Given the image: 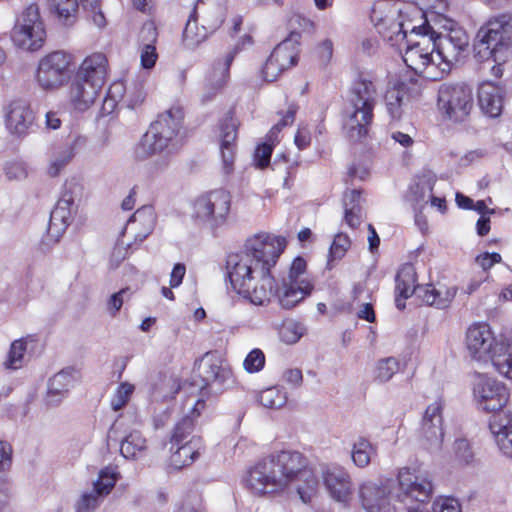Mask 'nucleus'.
I'll use <instances>...</instances> for the list:
<instances>
[{
	"instance_id": "obj_1",
	"label": "nucleus",
	"mask_w": 512,
	"mask_h": 512,
	"mask_svg": "<svg viewBox=\"0 0 512 512\" xmlns=\"http://www.w3.org/2000/svg\"><path fill=\"white\" fill-rule=\"evenodd\" d=\"M287 246L283 237L267 233L246 240L244 249L226 257V278L239 295L255 305H265L276 295L280 305L291 309L308 297L314 283L307 273V261L297 256L291 262L281 286L275 289L272 269Z\"/></svg>"
},
{
	"instance_id": "obj_2",
	"label": "nucleus",
	"mask_w": 512,
	"mask_h": 512,
	"mask_svg": "<svg viewBox=\"0 0 512 512\" xmlns=\"http://www.w3.org/2000/svg\"><path fill=\"white\" fill-rule=\"evenodd\" d=\"M306 457L292 450L271 453L259 460L248 472L247 488L255 495L278 493L290 484L304 480L306 486H297V493L303 503H309L316 489L317 480L307 470Z\"/></svg>"
},
{
	"instance_id": "obj_3",
	"label": "nucleus",
	"mask_w": 512,
	"mask_h": 512,
	"mask_svg": "<svg viewBox=\"0 0 512 512\" xmlns=\"http://www.w3.org/2000/svg\"><path fill=\"white\" fill-rule=\"evenodd\" d=\"M432 492L430 480L420 478L404 467L399 470L396 480L381 484L363 483L359 487V499L366 512H429L426 502Z\"/></svg>"
},
{
	"instance_id": "obj_4",
	"label": "nucleus",
	"mask_w": 512,
	"mask_h": 512,
	"mask_svg": "<svg viewBox=\"0 0 512 512\" xmlns=\"http://www.w3.org/2000/svg\"><path fill=\"white\" fill-rule=\"evenodd\" d=\"M377 94V77L371 72H359L348 90L343 109L344 127L351 141L361 142L369 136Z\"/></svg>"
},
{
	"instance_id": "obj_5",
	"label": "nucleus",
	"mask_w": 512,
	"mask_h": 512,
	"mask_svg": "<svg viewBox=\"0 0 512 512\" xmlns=\"http://www.w3.org/2000/svg\"><path fill=\"white\" fill-rule=\"evenodd\" d=\"M184 117V109L180 105H173L160 113L137 144L136 156L145 159L163 151L170 145L182 144L181 130Z\"/></svg>"
},
{
	"instance_id": "obj_6",
	"label": "nucleus",
	"mask_w": 512,
	"mask_h": 512,
	"mask_svg": "<svg viewBox=\"0 0 512 512\" xmlns=\"http://www.w3.org/2000/svg\"><path fill=\"white\" fill-rule=\"evenodd\" d=\"M421 23L411 26L410 32L418 36V39L409 43L402 55L406 66L422 78L439 81V77H432L429 73L437 71L435 57L434 30L429 24L426 15L419 10Z\"/></svg>"
},
{
	"instance_id": "obj_7",
	"label": "nucleus",
	"mask_w": 512,
	"mask_h": 512,
	"mask_svg": "<svg viewBox=\"0 0 512 512\" xmlns=\"http://www.w3.org/2000/svg\"><path fill=\"white\" fill-rule=\"evenodd\" d=\"M192 380L203 395L220 394L234 384L232 369L216 350L195 360Z\"/></svg>"
},
{
	"instance_id": "obj_8",
	"label": "nucleus",
	"mask_w": 512,
	"mask_h": 512,
	"mask_svg": "<svg viewBox=\"0 0 512 512\" xmlns=\"http://www.w3.org/2000/svg\"><path fill=\"white\" fill-rule=\"evenodd\" d=\"M74 70V55L65 50H55L39 59L34 80L41 90L54 92L69 84Z\"/></svg>"
},
{
	"instance_id": "obj_9",
	"label": "nucleus",
	"mask_w": 512,
	"mask_h": 512,
	"mask_svg": "<svg viewBox=\"0 0 512 512\" xmlns=\"http://www.w3.org/2000/svg\"><path fill=\"white\" fill-rule=\"evenodd\" d=\"M192 219L212 229L223 226L231 211V195L225 189H214L200 194L191 203Z\"/></svg>"
},
{
	"instance_id": "obj_10",
	"label": "nucleus",
	"mask_w": 512,
	"mask_h": 512,
	"mask_svg": "<svg viewBox=\"0 0 512 512\" xmlns=\"http://www.w3.org/2000/svg\"><path fill=\"white\" fill-rule=\"evenodd\" d=\"M477 37L481 44L486 45L495 62H504L505 59L498 54L512 53V13L505 12L490 17L478 30Z\"/></svg>"
},
{
	"instance_id": "obj_11",
	"label": "nucleus",
	"mask_w": 512,
	"mask_h": 512,
	"mask_svg": "<svg viewBox=\"0 0 512 512\" xmlns=\"http://www.w3.org/2000/svg\"><path fill=\"white\" fill-rule=\"evenodd\" d=\"M434 42L437 71L429 73V75L442 80L449 74L453 64L459 60L462 52L467 48L468 36L460 28H451L446 34H437L434 31Z\"/></svg>"
},
{
	"instance_id": "obj_12",
	"label": "nucleus",
	"mask_w": 512,
	"mask_h": 512,
	"mask_svg": "<svg viewBox=\"0 0 512 512\" xmlns=\"http://www.w3.org/2000/svg\"><path fill=\"white\" fill-rule=\"evenodd\" d=\"M472 89L465 83H444L439 87L437 105L442 115L454 122L463 121L473 108Z\"/></svg>"
},
{
	"instance_id": "obj_13",
	"label": "nucleus",
	"mask_w": 512,
	"mask_h": 512,
	"mask_svg": "<svg viewBox=\"0 0 512 512\" xmlns=\"http://www.w3.org/2000/svg\"><path fill=\"white\" fill-rule=\"evenodd\" d=\"M13 43L28 51H37L44 45L46 31L38 8L30 5L24 9L11 31Z\"/></svg>"
},
{
	"instance_id": "obj_14",
	"label": "nucleus",
	"mask_w": 512,
	"mask_h": 512,
	"mask_svg": "<svg viewBox=\"0 0 512 512\" xmlns=\"http://www.w3.org/2000/svg\"><path fill=\"white\" fill-rule=\"evenodd\" d=\"M299 52V35L293 32L275 46L265 61L261 70L263 80L277 81L285 71L297 65Z\"/></svg>"
},
{
	"instance_id": "obj_15",
	"label": "nucleus",
	"mask_w": 512,
	"mask_h": 512,
	"mask_svg": "<svg viewBox=\"0 0 512 512\" xmlns=\"http://www.w3.org/2000/svg\"><path fill=\"white\" fill-rule=\"evenodd\" d=\"M473 395L479 409L492 413V416L506 415L503 408L508 402L509 392L503 383L486 375L477 374L473 382Z\"/></svg>"
},
{
	"instance_id": "obj_16",
	"label": "nucleus",
	"mask_w": 512,
	"mask_h": 512,
	"mask_svg": "<svg viewBox=\"0 0 512 512\" xmlns=\"http://www.w3.org/2000/svg\"><path fill=\"white\" fill-rule=\"evenodd\" d=\"M370 17L378 34L393 46L403 41L411 28L406 21H400L398 12L386 3L375 4Z\"/></svg>"
},
{
	"instance_id": "obj_17",
	"label": "nucleus",
	"mask_w": 512,
	"mask_h": 512,
	"mask_svg": "<svg viewBox=\"0 0 512 512\" xmlns=\"http://www.w3.org/2000/svg\"><path fill=\"white\" fill-rule=\"evenodd\" d=\"M239 127L235 108H230L218 122L219 148L226 174L234 168Z\"/></svg>"
},
{
	"instance_id": "obj_18",
	"label": "nucleus",
	"mask_w": 512,
	"mask_h": 512,
	"mask_svg": "<svg viewBox=\"0 0 512 512\" xmlns=\"http://www.w3.org/2000/svg\"><path fill=\"white\" fill-rule=\"evenodd\" d=\"M442 405L439 402L430 404L422 420L423 446L430 452L441 450L444 432L442 428Z\"/></svg>"
},
{
	"instance_id": "obj_19",
	"label": "nucleus",
	"mask_w": 512,
	"mask_h": 512,
	"mask_svg": "<svg viewBox=\"0 0 512 512\" xmlns=\"http://www.w3.org/2000/svg\"><path fill=\"white\" fill-rule=\"evenodd\" d=\"M4 121L8 132L21 138L26 136L34 125L35 114L28 103L15 100L8 105Z\"/></svg>"
},
{
	"instance_id": "obj_20",
	"label": "nucleus",
	"mask_w": 512,
	"mask_h": 512,
	"mask_svg": "<svg viewBox=\"0 0 512 512\" xmlns=\"http://www.w3.org/2000/svg\"><path fill=\"white\" fill-rule=\"evenodd\" d=\"M101 90L102 87L74 75L67 92L68 102L74 110L84 112L94 104Z\"/></svg>"
},
{
	"instance_id": "obj_21",
	"label": "nucleus",
	"mask_w": 512,
	"mask_h": 512,
	"mask_svg": "<svg viewBox=\"0 0 512 512\" xmlns=\"http://www.w3.org/2000/svg\"><path fill=\"white\" fill-rule=\"evenodd\" d=\"M108 59L102 52H94L86 56L75 74L80 79L103 87L108 73Z\"/></svg>"
},
{
	"instance_id": "obj_22",
	"label": "nucleus",
	"mask_w": 512,
	"mask_h": 512,
	"mask_svg": "<svg viewBox=\"0 0 512 512\" xmlns=\"http://www.w3.org/2000/svg\"><path fill=\"white\" fill-rule=\"evenodd\" d=\"M504 89L502 86L491 82L483 81L477 90V101L481 111L496 118L501 115L503 109Z\"/></svg>"
},
{
	"instance_id": "obj_23",
	"label": "nucleus",
	"mask_w": 512,
	"mask_h": 512,
	"mask_svg": "<svg viewBox=\"0 0 512 512\" xmlns=\"http://www.w3.org/2000/svg\"><path fill=\"white\" fill-rule=\"evenodd\" d=\"M158 29L153 22H146L141 27L138 35V50L140 53V64L144 69H152L157 60Z\"/></svg>"
},
{
	"instance_id": "obj_24",
	"label": "nucleus",
	"mask_w": 512,
	"mask_h": 512,
	"mask_svg": "<svg viewBox=\"0 0 512 512\" xmlns=\"http://www.w3.org/2000/svg\"><path fill=\"white\" fill-rule=\"evenodd\" d=\"M416 269L411 263L400 266L395 277V305L399 310L405 308V301L410 298L419 287L417 285Z\"/></svg>"
},
{
	"instance_id": "obj_25",
	"label": "nucleus",
	"mask_w": 512,
	"mask_h": 512,
	"mask_svg": "<svg viewBox=\"0 0 512 512\" xmlns=\"http://www.w3.org/2000/svg\"><path fill=\"white\" fill-rule=\"evenodd\" d=\"M78 371L74 367H66L49 379L46 402L49 406H57L67 395L76 381Z\"/></svg>"
},
{
	"instance_id": "obj_26",
	"label": "nucleus",
	"mask_w": 512,
	"mask_h": 512,
	"mask_svg": "<svg viewBox=\"0 0 512 512\" xmlns=\"http://www.w3.org/2000/svg\"><path fill=\"white\" fill-rule=\"evenodd\" d=\"M324 484L330 495L339 502H348L351 495V481L348 473L340 467L329 469L324 474Z\"/></svg>"
},
{
	"instance_id": "obj_27",
	"label": "nucleus",
	"mask_w": 512,
	"mask_h": 512,
	"mask_svg": "<svg viewBox=\"0 0 512 512\" xmlns=\"http://www.w3.org/2000/svg\"><path fill=\"white\" fill-rule=\"evenodd\" d=\"M457 291L456 286H439L436 288L433 284H426L419 287V298L428 306L446 309L453 302Z\"/></svg>"
},
{
	"instance_id": "obj_28",
	"label": "nucleus",
	"mask_w": 512,
	"mask_h": 512,
	"mask_svg": "<svg viewBox=\"0 0 512 512\" xmlns=\"http://www.w3.org/2000/svg\"><path fill=\"white\" fill-rule=\"evenodd\" d=\"M108 441L120 442V453L126 459H135L137 454L146 449V439L138 430H133L121 439L117 436V425L114 422L107 434Z\"/></svg>"
},
{
	"instance_id": "obj_29",
	"label": "nucleus",
	"mask_w": 512,
	"mask_h": 512,
	"mask_svg": "<svg viewBox=\"0 0 512 512\" xmlns=\"http://www.w3.org/2000/svg\"><path fill=\"white\" fill-rule=\"evenodd\" d=\"M348 310L359 320H376L372 294L369 289L361 284L354 286Z\"/></svg>"
},
{
	"instance_id": "obj_30",
	"label": "nucleus",
	"mask_w": 512,
	"mask_h": 512,
	"mask_svg": "<svg viewBox=\"0 0 512 512\" xmlns=\"http://www.w3.org/2000/svg\"><path fill=\"white\" fill-rule=\"evenodd\" d=\"M489 429L495 435L501 452L512 458V417L510 415H494L490 417Z\"/></svg>"
},
{
	"instance_id": "obj_31",
	"label": "nucleus",
	"mask_w": 512,
	"mask_h": 512,
	"mask_svg": "<svg viewBox=\"0 0 512 512\" xmlns=\"http://www.w3.org/2000/svg\"><path fill=\"white\" fill-rule=\"evenodd\" d=\"M155 224L156 214L153 206L144 205L131 216L127 228L134 232L136 239L143 241L152 233Z\"/></svg>"
},
{
	"instance_id": "obj_32",
	"label": "nucleus",
	"mask_w": 512,
	"mask_h": 512,
	"mask_svg": "<svg viewBox=\"0 0 512 512\" xmlns=\"http://www.w3.org/2000/svg\"><path fill=\"white\" fill-rule=\"evenodd\" d=\"M240 51L238 46L231 49L223 58L217 59L209 75V85L214 92L224 88L230 80V67Z\"/></svg>"
},
{
	"instance_id": "obj_33",
	"label": "nucleus",
	"mask_w": 512,
	"mask_h": 512,
	"mask_svg": "<svg viewBox=\"0 0 512 512\" xmlns=\"http://www.w3.org/2000/svg\"><path fill=\"white\" fill-rule=\"evenodd\" d=\"M47 11L64 25H72L79 11L78 0H45Z\"/></svg>"
},
{
	"instance_id": "obj_34",
	"label": "nucleus",
	"mask_w": 512,
	"mask_h": 512,
	"mask_svg": "<svg viewBox=\"0 0 512 512\" xmlns=\"http://www.w3.org/2000/svg\"><path fill=\"white\" fill-rule=\"evenodd\" d=\"M298 109L299 107L297 104L291 103L284 114L280 113L281 119L270 128L265 135L263 142L268 143L275 148L280 142L281 131L285 127L293 125L295 122Z\"/></svg>"
},
{
	"instance_id": "obj_35",
	"label": "nucleus",
	"mask_w": 512,
	"mask_h": 512,
	"mask_svg": "<svg viewBox=\"0 0 512 512\" xmlns=\"http://www.w3.org/2000/svg\"><path fill=\"white\" fill-rule=\"evenodd\" d=\"M384 102L386 110L393 120L401 119L403 107L409 103L396 85L386 90Z\"/></svg>"
},
{
	"instance_id": "obj_36",
	"label": "nucleus",
	"mask_w": 512,
	"mask_h": 512,
	"mask_svg": "<svg viewBox=\"0 0 512 512\" xmlns=\"http://www.w3.org/2000/svg\"><path fill=\"white\" fill-rule=\"evenodd\" d=\"M275 329L280 341L288 345L297 343L307 332L303 322H280Z\"/></svg>"
},
{
	"instance_id": "obj_37",
	"label": "nucleus",
	"mask_w": 512,
	"mask_h": 512,
	"mask_svg": "<svg viewBox=\"0 0 512 512\" xmlns=\"http://www.w3.org/2000/svg\"><path fill=\"white\" fill-rule=\"evenodd\" d=\"M373 454H376V448L367 438L359 437L353 444L351 457L357 467L368 466Z\"/></svg>"
},
{
	"instance_id": "obj_38",
	"label": "nucleus",
	"mask_w": 512,
	"mask_h": 512,
	"mask_svg": "<svg viewBox=\"0 0 512 512\" xmlns=\"http://www.w3.org/2000/svg\"><path fill=\"white\" fill-rule=\"evenodd\" d=\"M200 453L192 446V441L180 445L170 457V464L175 469L179 470L183 467L191 465Z\"/></svg>"
},
{
	"instance_id": "obj_39",
	"label": "nucleus",
	"mask_w": 512,
	"mask_h": 512,
	"mask_svg": "<svg viewBox=\"0 0 512 512\" xmlns=\"http://www.w3.org/2000/svg\"><path fill=\"white\" fill-rule=\"evenodd\" d=\"M258 401L266 408L279 409L286 404L287 394L284 391V388L272 386L259 393Z\"/></svg>"
},
{
	"instance_id": "obj_40",
	"label": "nucleus",
	"mask_w": 512,
	"mask_h": 512,
	"mask_svg": "<svg viewBox=\"0 0 512 512\" xmlns=\"http://www.w3.org/2000/svg\"><path fill=\"white\" fill-rule=\"evenodd\" d=\"M119 479V473L114 468L107 466L100 470L97 480L93 483L94 491L98 495L107 496L115 487Z\"/></svg>"
},
{
	"instance_id": "obj_41",
	"label": "nucleus",
	"mask_w": 512,
	"mask_h": 512,
	"mask_svg": "<svg viewBox=\"0 0 512 512\" xmlns=\"http://www.w3.org/2000/svg\"><path fill=\"white\" fill-rule=\"evenodd\" d=\"M197 7L194 6L189 18L186 22L185 28L183 30L182 34V41L183 44L188 48H193L200 43H202L206 38V33H199L196 32L195 29H197Z\"/></svg>"
},
{
	"instance_id": "obj_42",
	"label": "nucleus",
	"mask_w": 512,
	"mask_h": 512,
	"mask_svg": "<svg viewBox=\"0 0 512 512\" xmlns=\"http://www.w3.org/2000/svg\"><path fill=\"white\" fill-rule=\"evenodd\" d=\"M395 85L409 103L419 100L422 96L424 84L418 77L400 80Z\"/></svg>"
},
{
	"instance_id": "obj_43",
	"label": "nucleus",
	"mask_w": 512,
	"mask_h": 512,
	"mask_svg": "<svg viewBox=\"0 0 512 512\" xmlns=\"http://www.w3.org/2000/svg\"><path fill=\"white\" fill-rule=\"evenodd\" d=\"M399 370V362L395 357L380 359L375 370V380L380 383L388 382Z\"/></svg>"
},
{
	"instance_id": "obj_44",
	"label": "nucleus",
	"mask_w": 512,
	"mask_h": 512,
	"mask_svg": "<svg viewBox=\"0 0 512 512\" xmlns=\"http://www.w3.org/2000/svg\"><path fill=\"white\" fill-rule=\"evenodd\" d=\"M26 351V342L24 339H18L11 343L10 349L7 355V359L4 362L6 369H18L22 366L24 352Z\"/></svg>"
},
{
	"instance_id": "obj_45",
	"label": "nucleus",
	"mask_w": 512,
	"mask_h": 512,
	"mask_svg": "<svg viewBox=\"0 0 512 512\" xmlns=\"http://www.w3.org/2000/svg\"><path fill=\"white\" fill-rule=\"evenodd\" d=\"M195 421L192 416L186 415L179 420L173 430L171 442L180 445L194 430Z\"/></svg>"
},
{
	"instance_id": "obj_46",
	"label": "nucleus",
	"mask_w": 512,
	"mask_h": 512,
	"mask_svg": "<svg viewBox=\"0 0 512 512\" xmlns=\"http://www.w3.org/2000/svg\"><path fill=\"white\" fill-rule=\"evenodd\" d=\"M290 32L288 35H291L293 32L299 35V43L301 42V34L302 33H312L315 30V24L312 20L307 17H304L300 14H294L288 21Z\"/></svg>"
},
{
	"instance_id": "obj_47",
	"label": "nucleus",
	"mask_w": 512,
	"mask_h": 512,
	"mask_svg": "<svg viewBox=\"0 0 512 512\" xmlns=\"http://www.w3.org/2000/svg\"><path fill=\"white\" fill-rule=\"evenodd\" d=\"M351 246V240L345 233H338L335 235L334 240L329 249V256L331 259H342Z\"/></svg>"
},
{
	"instance_id": "obj_48",
	"label": "nucleus",
	"mask_w": 512,
	"mask_h": 512,
	"mask_svg": "<svg viewBox=\"0 0 512 512\" xmlns=\"http://www.w3.org/2000/svg\"><path fill=\"white\" fill-rule=\"evenodd\" d=\"M74 155L75 152L73 146H67L51 162L48 167V174L51 177L58 176L61 170L73 159Z\"/></svg>"
},
{
	"instance_id": "obj_49",
	"label": "nucleus",
	"mask_w": 512,
	"mask_h": 512,
	"mask_svg": "<svg viewBox=\"0 0 512 512\" xmlns=\"http://www.w3.org/2000/svg\"><path fill=\"white\" fill-rule=\"evenodd\" d=\"M134 391V386L130 383H121L111 400V407L114 411H119L126 406Z\"/></svg>"
},
{
	"instance_id": "obj_50",
	"label": "nucleus",
	"mask_w": 512,
	"mask_h": 512,
	"mask_svg": "<svg viewBox=\"0 0 512 512\" xmlns=\"http://www.w3.org/2000/svg\"><path fill=\"white\" fill-rule=\"evenodd\" d=\"M273 150L274 147L268 143L262 142L258 144L253 154L254 165L261 170L267 168L270 164Z\"/></svg>"
},
{
	"instance_id": "obj_51",
	"label": "nucleus",
	"mask_w": 512,
	"mask_h": 512,
	"mask_svg": "<svg viewBox=\"0 0 512 512\" xmlns=\"http://www.w3.org/2000/svg\"><path fill=\"white\" fill-rule=\"evenodd\" d=\"M243 365L248 373L261 371L265 365V355L263 351L258 348L251 350L244 359Z\"/></svg>"
},
{
	"instance_id": "obj_52",
	"label": "nucleus",
	"mask_w": 512,
	"mask_h": 512,
	"mask_svg": "<svg viewBox=\"0 0 512 512\" xmlns=\"http://www.w3.org/2000/svg\"><path fill=\"white\" fill-rule=\"evenodd\" d=\"M117 89L122 90L121 83H114L109 87L107 94H106L105 98L103 99V103H102L101 110H100V113L102 116L110 115L115 111V109L118 105V99L114 95V90H117Z\"/></svg>"
},
{
	"instance_id": "obj_53",
	"label": "nucleus",
	"mask_w": 512,
	"mask_h": 512,
	"mask_svg": "<svg viewBox=\"0 0 512 512\" xmlns=\"http://www.w3.org/2000/svg\"><path fill=\"white\" fill-rule=\"evenodd\" d=\"M455 456L462 464H469L474 457L470 443L466 439H456L454 442Z\"/></svg>"
},
{
	"instance_id": "obj_54",
	"label": "nucleus",
	"mask_w": 512,
	"mask_h": 512,
	"mask_svg": "<svg viewBox=\"0 0 512 512\" xmlns=\"http://www.w3.org/2000/svg\"><path fill=\"white\" fill-rule=\"evenodd\" d=\"M104 496L98 495L94 490L84 493L77 503V512H93L100 504V498Z\"/></svg>"
},
{
	"instance_id": "obj_55",
	"label": "nucleus",
	"mask_w": 512,
	"mask_h": 512,
	"mask_svg": "<svg viewBox=\"0 0 512 512\" xmlns=\"http://www.w3.org/2000/svg\"><path fill=\"white\" fill-rule=\"evenodd\" d=\"M431 498L426 502V508L429 512H461V506L458 500L454 498H446L441 503H434L429 507Z\"/></svg>"
},
{
	"instance_id": "obj_56",
	"label": "nucleus",
	"mask_w": 512,
	"mask_h": 512,
	"mask_svg": "<svg viewBox=\"0 0 512 512\" xmlns=\"http://www.w3.org/2000/svg\"><path fill=\"white\" fill-rule=\"evenodd\" d=\"M361 210L360 205L348 207V203H345L344 221L351 229H356L361 225Z\"/></svg>"
},
{
	"instance_id": "obj_57",
	"label": "nucleus",
	"mask_w": 512,
	"mask_h": 512,
	"mask_svg": "<svg viewBox=\"0 0 512 512\" xmlns=\"http://www.w3.org/2000/svg\"><path fill=\"white\" fill-rule=\"evenodd\" d=\"M475 261L484 271L487 272L495 264L502 262V256L497 252H483L476 256Z\"/></svg>"
},
{
	"instance_id": "obj_58",
	"label": "nucleus",
	"mask_w": 512,
	"mask_h": 512,
	"mask_svg": "<svg viewBox=\"0 0 512 512\" xmlns=\"http://www.w3.org/2000/svg\"><path fill=\"white\" fill-rule=\"evenodd\" d=\"M316 56L323 64H327L333 56V43L330 39H325L316 47Z\"/></svg>"
},
{
	"instance_id": "obj_59",
	"label": "nucleus",
	"mask_w": 512,
	"mask_h": 512,
	"mask_svg": "<svg viewBox=\"0 0 512 512\" xmlns=\"http://www.w3.org/2000/svg\"><path fill=\"white\" fill-rule=\"evenodd\" d=\"M82 2L84 3V6L90 5L93 12L92 20L94 24L100 28L104 27L106 25V18L103 12L99 9L101 0H82Z\"/></svg>"
},
{
	"instance_id": "obj_60",
	"label": "nucleus",
	"mask_w": 512,
	"mask_h": 512,
	"mask_svg": "<svg viewBox=\"0 0 512 512\" xmlns=\"http://www.w3.org/2000/svg\"><path fill=\"white\" fill-rule=\"evenodd\" d=\"M312 136L307 127H299L294 137V143L299 150H304L311 145Z\"/></svg>"
},
{
	"instance_id": "obj_61",
	"label": "nucleus",
	"mask_w": 512,
	"mask_h": 512,
	"mask_svg": "<svg viewBox=\"0 0 512 512\" xmlns=\"http://www.w3.org/2000/svg\"><path fill=\"white\" fill-rule=\"evenodd\" d=\"M128 288L121 289L120 291L112 294L107 301V309L111 312L112 316H115L124 302V295L128 292Z\"/></svg>"
},
{
	"instance_id": "obj_62",
	"label": "nucleus",
	"mask_w": 512,
	"mask_h": 512,
	"mask_svg": "<svg viewBox=\"0 0 512 512\" xmlns=\"http://www.w3.org/2000/svg\"><path fill=\"white\" fill-rule=\"evenodd\" d=\"M72 216V210L63 207L56 203L54 209L51 211L50 220L51 221H60L64 225H68L69 220Z\"/></svg>"
},
{
	"instance_id": "obj_63",
	"label": "nucleus",
	"mask_w": 512,
	"mask_h": 512,
	"mask_svg": "<svg viewBox=\"0 0 512 512\" xmlns=\"http://www.w3.org/2000/svg\"><path fill=\"white\" fill-rule=\"evenodd\" d=\"M185 274H186V266L183 263H176L170 273V281H169L170 287L171 288L179 287L183 282Z\"/></svg>"
},
{
	"instance_id": "obj_64",
	"label": "nucleus",
	"mask_w": 512,
	"mask_h": 512,
	"mask_svg": "<svg viewBox=\"0 0 512 512\" xmlns=\"http://www.w3.org/2000/svg\"><path fill=\"white\" fill-rule=\"evenodd\" d=\"M12 463V447L6 441L0 440V471L5 470Z\"/></svg>"
}]
</instances>
